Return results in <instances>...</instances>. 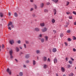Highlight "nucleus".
<instances>
[{
	"label": "nucleus",
	"mask_w": 76,
	"mask_h": 76,
	"mask_svg": "<svg viewBox=\"0 0 76 76\" xmlns=\"http://www.w3.org/2000/svg\"><path fill=\"white\" fill-rule=\"evenodd\" d=\"M10 26L12 28H13L15 27V26H14V25L13 24V23L11 22H10V23L8 25V26Z\"/></svg>",
	"instance_id": "obj_1"
},
{
	"label": "nucleus",
	"mask_w": 76,
	"mask_h": 76,
	"mask_svg": "<svg viewBox=\"0 0 76 76\" xmlns=\"http://www.w3.org/2000/svg\"><path fill=\"white\" fill-rule=\"evenodd\" d=\"M7 72L9 73V75H11V74H12V71H11V70H10L9 68L7 69Z\"/></svg>",
	"instance_id": "obj_2"
},
{
	"label": "nucleus",
	"mask_w": 76,
	"mask_h": 76,
	"mask_svg": "<svg viewBox=\"0 0 76 76\" xmlns=\"http://www.w3.org/2000/svg\"><path fill=\"white\" fill-rule=\"evenodd\" d=\"M34 30L36 32H39L40 31V29L38 27H36L34 28Z\"/></svg>",
	"instance_id": "obj_3"
},
{
	"label": "nucleus",
	"mask_w": 76,
	"mask_h": 76,
	"mask_svg": "<svg viewBox=\"0 0 76 76\" xmlns=\"http://www.w3.org/2000/svg\"><path fill=\"white\" fill-rule=\"evenodd\" d=\"M39 39H40L41 41V42L42 43H43L44 42V39L42 38L41 39L40 37H39Z\"/></svg>",
	"instance_id": "obj_4"
},
{
	"label": "nucleus",
	"mask_w": 76,
	"mask_h": 76,
	"mask_svg": "<svg viewBox=\"0 0 76 76\" xmlns=\"http://www.w3.org/2000/svg\"><path fill=\"white\" fill-rule=\"evenodd\" d=\"M44 3H40V7H41V8H43V7H44Z\"/></svg>",
	"instance_id": "obj_5"
},
{
	"label": "nucleus",
	"mask_w": 76,
	"mask_h": 76,
	"mask_svg": "<svg viewBox=\"0 0 76 76\" xmlns=\"http://www.w3.org/2000/svg\"><path fill=\"white\" fill-rule=\"evenodd\" d=\"M53 61L55 64H56V63H57V58H55L53 60Z\"/></svg>",
	"instance_id": "obj_6"
},
{
	"label": "nucleus",
	"mask_w": 76,
	"mask_h": 76,
	"mask_svg": "<svg viewBox=\"0 0 76 76\" xmlns=\"http://www.w3.org/2000/svg\"><path fill=\"white\" fill-rule=\"evenodd\" d=\"M42 59L44 61H45L47 60V57L45 56H44L42 57Z\"/></svg>",
	"instance_id": "obj_7"
},
{
	"label": "nucleus",
	"mask_w": 76,
	"mask_h": 76,
	"mask_svg": "<svg viewBox=\"0 0 76 76\" xmlns=\"http://www.w3.org/2000/svg\"><path fill=\"white\" fill-rule=\"evenodd\" d=\"M13 50H10V51H9V53H10V56L11 55H12V54H13Z\"/></svg>",
	"instance_id": "obj_8"
},
{
	"label": "nucleus",
	"mask_w": 76,
	"mask_h": 76,
	"mask_svg": "<svg viewBox=\"0 0 76 76\" xmlns=\"http://www.w3.org/2000/svg\"><path fill=\"white\" fill-rule=\"evenodd\" d=\"M10 44L12 45V44L14 43V41L13 40H10Z\"/></svg>",
	"instance_id": "obj_9"
},
{
	"label": "nucleus",
	"mask_w": 76,
	"mask_h": 76,
	"mask_svg": "<svg viewBox=\"0 0 76 76\" xmlns=\"http://www.w3.org/2000/svg\"><path fill=\"white\" fill-rule=\"evenodd\" d=\"M42 32H45L47 31V28H44L42 29Z\"/></svg>",
	"instance_id": "obj_10"
},
{
	"label": "nucleus",
	"mask_w": 76,
	"mask_h": 76,
	"mask_svg": "<svg viewBox=\"0 0 76 76\" xmlns=\"http://www.w3.org/2000/svg\"><path fill=\"white\" fill-rule=\"evenodd\" d=\"M57 51V49L56 48H53L52 49V51L53 53H55L56 52V51Z\"/></svg>",
	"instance_id": "obj_11"
},
{
	"label": "nucleus",
	"mask_w": 76,
	"mask_h": 76,
	"mask_svg": "<svg viewBox=\"0 0 76 76\" xmlns=\"http://www.w3.org/2000/svg\"><path fill=\"white\" fill-rule=\"evenodd\" d=\"M61 71L62 72H64L65 71V69H64V68L63 67H61Z\"/></svg>",
	"instance_id": "obj_12"
},
{
	"label": "nucleus",
	"mask_w": 76,
	"mask_h": 76,
	"mask_svg": "<svg viewBox=\"0 0 76 76\" xmlns=\"http://www.w3.org/2000/svg\"><path fill=\"white\" fill-rule=\"evenodd\" d=\"M37 63L36 62V61L34 60L33 61V64L34 66Z\"/></svg>",
	"instance_id": "obj_13"
},
{
	"label": "nucleus",
	"mask_w": 76,
	"mask_h": 76,
	"mask_svg": "<svg viewBox=\"0 0 76 76\" xmlns=\"http://www.w3.org/2000/svg\"><path fill=\"white\" fill-rule=\"evenodd\" d=\"M40 25L41 26L43 27V26H44L45 24L44 23H40Z\"/></svg>",
	"instance_id": "obj_14"
},
{
	"label": "nucleus",
	"mask_w": 76,
	"mask_h": 76,
	"mask_svg": "<svg viewBox=\"0 0 76 76\" xmlns=\"http://www.w3.org/2000/svg\"><path fill=\"white\" fill-rule=\"evenodd\" d=\"M26 58H29V55L27 54L26 55Z\"/></svg>",
	"instance_id": "obj_15"
},
{
	"label": "nucleus",
	"mask_w": 76,
	"mask_h": 76,
	"mask_svg": "<svg viewBox=\"0 0 76 76\" xmlns=\"http://www.w3.org/2000/svg\"><path fill=\"white\" fill-rule=\"evenodd\" d=\"M15 49L17 52H18V51H19V48L18 47H16V48Z\"/></svg>",
	"instance_id": "obj_16"
},
{
	"label": "nucleus",
	"mask_w": 76,
	"mask_h": 76,
	"mask_svg": "<svg viewBox=\"0 0 76 76\" xmlns=\"http://www.w3.org/2000/svg\"><path fill=\"white\" fill-rule=\"evenodd\" d=\"M73 75H74V74L72 72H71L70 74L68 75V76H73Z\"/></svg>",
	"instance_id": "obj_17"
},
{
	"label": "nucleus",
	"mask_w": 76,
	"mask_h": 76,
	"mask_svg": "<svg viewBox=\"0 0 76 76\" xmlns=\"http://www.w3.org/2000/svg\"><path fill=\"white\" fill-rule=\"evenodd\" d=\"M0 16L1 18H3V14L1 12H0Z\"/></svg>",
	"instance_id": "obj_18"
},
{
	"label": "nucleus",
	"mask_w": 76,
	"mask_h": 76,
	"mask_svg": "<svg viewBox=\"0 0 76 76\" xmlns=\"http://www.w3.org/2000/svg\"><path fill=\"white\" fill-rule=\"evenodd\" d=\"M55 22H56L55 19H53L52 20V22L53 23H55Z\"/></svg>",
	"instance_id": "obj_19"
},
{
	"label": "nucleus",
	"mask_w": 76,
	"mask_h": 76,
	"mask_svg": "<svg viewBox=\"0 0 76 76\" xmlns=\"http://www.w3.org/2000/svg\"><path fill=\"white\" fill-rule=\"evenodd\" d=\"M36 53L37 54H39V53H40V50H36Z\"/></svg>",
	"instance_id": "obj_20"
},
{
	"label": "nucleus",
	"mask_w": 76,
	"mask_h": 76,
	"mask_svg": "<svg viewBox=\"0 0 76 76\" xmlns=\"http://www.w3.org/2000/svg\"><path fill=\"white\" fill-rule=\"evenodd\" d=\"M54 15H55L56 14V13H57V11H56V10L54 9Z\"/></svg>",
	"instance_id": "obj_21"
},
{
	"label": "nucleus",
	"mask_w": 76,
	"mask_h": 76,
	"mask_svg": "<svg viewBox=\"0 0 76 76\" xmlns=\"http://www.w3.org/2000/svg\"><path fill=\"white\" fill-rule=\"evenodd\" d=\"M19 76H22L23 75V73H22V72H20L19 73Z\"/></svg>",
	"instance_id": "obj_22"
},
{
	"label": "nucleus",
	"mask_w": 76,
	"mask_h": 76,
	"mask_svg": "<svg viewBox=\"0 0 76 76\" xmlns=\"http://www.w3.org/2000/svg\"><path fill=\"white\" fill-rule=\"evenodd\" d=\"M53 1H54V2H55V3H57L58 2V0H52Z\"/></svg>",
	"instance_id": "obj_23"
},
{
	"label": "nucleus",
	"mask_w": 76,
	"mask_h": 76,
	"mask_svg": "<svg viewBox=\"0 0 76 76\" xmlns=\"http://www.w3.org/2000/svg\"><path fill=\"white\" fill-rule=\"evenodd\" d=\"M18 14H17V13L15 12L14 13V16H15V17H17L18 16Z\"/></svg>",
	"instance_id": "obj_24"
},
{
	"label": "nucleus",
	"mask_w": 76,
	"mask_h": 76,
	"mask_svg": "<svg viewBox=\"0 0 76 76\" xmlns=\"http://www.w3.org/2000/svg\"><path fill=\"white\" fill-rule=\"evenodd\" d=\"M47 67V65L45 64L43 66L44 69H46Z\"/></svg>",
	"instance_id": "obj_25"
},
{
	"label": "nucleus",
	"mask_w": 76,
	"mask_h": 76,
	"mask_svg": "<svg viewBox=\"0 0 76 76\" xmlns=\"http://www.w3.org/2000/svg\"><path fill=\"white\" fill-rule=\"evenodd\" d=\"M42 34H40L39 35V36L38 37V38L39 39V38L40 37V38H42Z\"/></svg>",
	"instance_id": "obj_26"
},
{
	"label": "nucleus",
	"mask_w": 76,
	"mask_h": 76,
	"mask_svg": "<svg viewBox=\"0 0 76 76\" xmlns=\"http://www.w3.org/2000/svg\"><path fill=\"white\" fill-rule=\"evenodd\" d=\"M25 42L26 44H29V42L28 40H26Z\"/></svg>",
	"instance_id": "obj_27"
},
{
	"label": "nucleus",
	"mask_w": 76,
	"mask_h": 76,
	"mask_svg": "<svg viewBox=\"0 0 76 76\" xmlns=\"http://www.w3.org/2000/svg\"><path fill=\"white\" fill-rule=\"evenodd\" d=\"M23 46L25 48H26V45L25 44H24L23 45Z\"/></svg>",
	"instance_id": "obj_28"
},
{
	"label": "nucleus",
	"mask_w": 76,
	"mask_h": 76,
	"mask_svg": "<svg viewBox=\"0 0 76 76\" xmlns=\"http://www.w3.org/2000/svg\"><path fill=\"white\" fill-rule=\"evenodd\" d=\"M17 42L18 44H20V43H21V41L20 40H19Z\"/></svg>",
	"instance_id": "obj_29"
},
{
	"label": "nucleus",
	"mask_w": 76,
	"mask_h": 76,
	"mask_svg": "<svg viewBox=\"0 0 76 76\" xmlns=\"http://www.w3.org/2000/svg\"><path fill=\"white\" fill-rule=\"evenodd\" d=\"M45 38L46 41H48V37L47 36H45Z\"/></svg>",
	"instance_id": "obj_30"
},
{
	"label": "nucleus",
	"mask_w": 76,
	"mask_h": 76,
	"mask_svg": "<svg viewBox=\"0 0 76 76\" xmlns=\"http://www.w3.org/2000/svg\"><path fill=\"white\" fill-rule=\"evenodd\" d=\"M44 11L45 13H47L48 12V10L47 9L45 10Z\"/></svg>",
	"instance_id": "obj_31"
},
{
	"label": "nucleus",
	"mask_w": 76,
	"mask_h": 76,
	"mask_svg": "<svg viewBox=\"0 0 76 76\" xmlns=\"http://www.w3.org/2000/svg\"><path fill=\"white\" fill-rule=\"evenodd\" d=\"M60 36L61 37H63L64 36V35H63V34L62 33L60 34Z\"/></svg>",
	"instance_id": "obj_32"
},
{
	"label": "nucleus",
	"mask_w": 76,
	"mask_h": 76,
	"mask_svg": "<svg viewBox=\"0 0 76 76\" xmlns=\"http://www.w3.org/2000/svg\"><path fill=\"white\" fill-rule=\"evenodd\" d=\"M71 66L70 65L68 64L67 65V66L68 68H70L71 67Z\"/></svg>",
	"instance_id": "obj_33"
},
{
	"label": "nucleus",
	"mask_w": 76,
	"mask_h": 76,
	"mask_svg": "<svg viewBox=\"0 0 76 76\" xmlns=\"http://www.w3.org/2000/svg\"><path fill=\"white\" fill-rule=\"evenodd\" d=\"M67 33H70V30H68L67 31Z\"/></svg>",
	"instance_id": "obj_34"
},
{
	"label": "nucleus",
	"mask_w": 76,
	"mask_h": 76,
	"mask_svg": "<svg viewBox=\"0 0 76 76\" xmlns=\"http://www.w3.org/2000/svg\"><path fill=\"white\" fill-rule=\"evenodd\" d=\"M69 19H72V16H69Z\"/></svg>",
	"instance_id": "obj_35"
},
{
	"label": "nucleus",
	"mask_w": 76,
	"mask_h": 76,
	"mask_svg": "<svg viewBox=\"0 0 76 76\" xmlns=\"http://www.w3.org/2000/svg\"><path fill=\"white\" fill-rule=\"evenodd\" d=\"M10 58H11V59H12V58H13V56H12V55H10Z\"/></svg>",
	"instance_id": "obj_36"
},
{
	"label": "nucleus",
	"mask_w": 76,
	"mask_h": 76,
	"mask_svg": "<svg viewBox=\"0 0 76 76\" xmlns=\"http://www.w3.org/2000/svg\"><path fill=\"white\" fill-rule=\"evenodd\" d=\"M53 31L54 33V34H56V33L57 32V31H56V30H54Z\"/></svg>",
	"instance_id": "obj_37"
},
{
	"label": "nucleus",
	"mask_w": 76,
	"mask_h": 76,
	"mask_svg": "<svg viewBox=\"0 0 76 76\" xmlns=\"http://www.w3.org/2000/svg\"><path fill=\"white\" fill-rule=\"evenodd\" d=\"M23 67H24V68H26V65H25V64H23Z\"/></svg>",
	"instance_id": "obj_38"
},
{
	"label": "nucleus",
	"mask_w": 76,
	"mask_h": 76,
	"mask_svg": "<svg viewBox=\"0 0 76 76\" xmlns=\"http://www.w3.org/2000/svg\"><path fill=\"white\" fill-rule=\"evenodd\" d=\"M73 39L74 40H75V39H76V37L75 36H73Z\"/></svg>",
	"instance_id": "obj_39"
},
{
	"label": "nucleus",
	"mask_w": 76,
	"mask_h": 76,
	"mask_svg": "<svg viewBox=\"0 0 76 76\" xmlns=\"http://www.w3.org/2000/svg\"><path fill=\"white\" fill-rule=\"evenodd\" d=\"M33 10H34V8H31L30 10L31 12H32V11H33Z\"/></svg>",
	"instance_id": "obj_40"
},
{
	"label": "nucleus",
	"mask_w": 76,
	"mask_h": 76,
	"mask_svg": "<svg viewBox=\"0 0 76 76\" xmlns=\"http://www.w3.org/2000/svg\"><path fill=\"white\" fill-rule=\"evenodd\" d=\"M10 30H12V28H11V27L10 26H8V28Z\"/></svg>",
	"instance_id": "obj_41"
},
{
	"label": "nucleus",
	"mask_w": 76,
	"mask_h": 76,
	"mask_svg": "<svg viewBox=\"0 0 76 76\" xmlns=\"http://www.w3.org/2000/svg\"><path fill=\"white\" fill-rule=\"evenodd\" d=\"M68 41H72V39H70V38H69L68 39Z\"/></svg>",
	"instance_id": "obj_42"
},
{
	"label": "nucleus",
	"mask_w": 76,
	"mask_h": 76,
	"mask_svg": "<svg viewBox=\"0 0 76 76\" xmlns=\"http://www.w3.org/2000/svg\"><path fill=\"white\" fill-rule=\"evenodd\" d=\"M69 63L70 64H72V61H69Z\"/></svg>",
	"instance_id": "obj_43"
},
{
	"label": "nucleus",
	"mask_w": 76,
	"mask_h": 76,
	"mask_svg": "<svg viewBox=\"0 0 76 76\" xmlns=\"http://www.w3.org/2000/svg\"><path fill=\"white\" fill-rule=\"evenodd\" d=\"M73 14H74V15H76V12L75 11H73Z\"/></svg>",
	"instance_id": "obj_44"
},
{
	"label": "nucleus",
	"mask_w": 76,
	"mask_h": 76,
	"mask_svg": "<svg viewBox=\"0 0 76 76\" xmlns=\"http://www.w3.org/2000/svg\"><path fill=\"white\" fill-rule=\"evenodd\" d=\"M69 2H67V3H66V6H68V5L69 4Z\"/></svg>",
	"instance_id": "obj_45"
},
{
	"label": "nucleus",
	"mask_w": 76,
	"mask_h": 76,
	"mask_svg": "<svg viewBox=\"0 0 76 76\" xmlns=\"http://www.w3.org/2000/svg\"><path fill=\"white\" fill-rule=\"evenodd\" d=\"M30 1L31 3H33V2H34V0H30Z\"/></svg>",
	"instance_id": "obj_46"
},
{
	"label": "nucleus",
	"mask_w": 76,
	"mask_h": 76,
	"mask_svg": "<svg viewBox=\"0 0 76 76\" xmlns=\"http://www.w3.org/2000/svg\"><path fill=\"white\" fill-rule=\"evenodd\" d=\"M4 45H2V48H4Z\"/></svg>",
	"instance_id": "obj_47"
},
{
	"label": "nucleus",
	"mask_w": 76,
	"mask_h": 76,
	"mask_svg": "<svg viewBox=\"0 0 76 76\" xmlns=\"http://www.w3.org/2000/svg\"><path fill=\"white\" fill-rule=\"evenodd\" d=\"M73 51H76V49H75V48H73Z\"/></svg>",
	"instance_id": "obj_48"
},
{
	"label": "nucleus",
	"mask_w": 76,
	"mask_h": 76,
	"mask_svg": "<svg viewBox=\"0 0 76 76\" xmlns=\"http://www.w3.org/2000/svg\"><path fill=\"white\" fill-rule=\"evenodd\" d=\"M26 62L27 63H29V61L28 60H27L26 61Z\"/></svg>",
	"instance_id": "obj_49"
},
{
	"label": "nucleus",
	"mask_w": 76,
	"mask_h": 76,
	"mask_svg": "<svg viewBox=\"0 0 76 76\" xmlns=\"http://www.w3.org/2000/svg\"><path fill=\"white\" fill-rule=\"evenodd\" d=\"M50 60H50V59L49 58H48V61H49V62H50Z\"/></svg>",
	"instance_id": "obj_50"
},
{
	"label": "nucleus",
	"mask_w": 76,
	"mask_h": 76,
	"mask_svg": "<svg viewBox=\"0 0 76 76\" xmlns=\"http://www.w3.org/2000/svg\"><path fill=\"white\" fill-rule=\"evenodd\" d=\"M64 44H65L66 46H67V43L65 42Z\"/></svg>",
	"instance_id": "obj_51"
},
{
	"label": "nucleus",
	"mask_w": 76,
	"mask_h": 76,
	"mask_svg": "<svg viewBox=\"0 0 76 76\" xmlns=\"http://www.w3.org/2000/svg\"><path fill=\"white\" fill-rule=\"evenodd\" d=\"M8 15L9 16H10V15H11V13H10V12L8 13Z\"/></svg>",
	"instance_id": "obj_52"
},
{
	"label": "nucleus",
	"mask_w": 76,
	"mask_h": 76,
	"mask_svg": "<svg viewBox=\"0 0 76 76\" xmlns=\"http://www.w3.org/2000/svg\"><path fill=\"white\" fill-rule=\"evenodd\" d=\"M66 13L67 15H69V14H70V12H66Z\"/></svg>",
	"instance_id": "obj_53"
},
{
	"label": "nucleus",
	"mask_w": 76,
	"mask_h": 76,
	"mask_svg": "<svg viewBox=\"0 0 76 76\" xmlns=\"http://www.w3.org/2000/svg\"><path fill=\"white\" fill-rule=\"evenodd\" d=\"M71 59L72 60V61H74V59H73L72 58H71Z\"/></svg>",
	"instance_id": "obj_54"
},
{
	"label": "nucleus",
	"mask_w": 76,
	"mask_h": 76,
	"mask_svg": "<svg viewBox=\"0 0 76 76\" xmlns=\"http://www.w3.org/2000/svg\"><path fill=\"white\" fill-rule=\"evenodd\" d=\"M19 48H20V49H21V50H22V47L21 46H20L19 47Z\"/></svg>",
	"instance_id": "obj_55"
},
{
	"label": "nucleus",
	"mask_w": 76,
	"mask_h": 76,
	"mask_svg": "<svg viewBox=\"0 0 76 76\" xmlns=\"http://www.w3.org/2000/svg\"><path fill=\"white\" fill-rule=\"evenodd\" d=\"M15 60L16 62H18V60L16 59H15Z\"/></svg>",
	"instance_id": "obj_56"
},
{
	"label": "nucleus",
	"mask_w": 76,
	"mask_h": 76,
	"mask_svg": "<svg viewBox=\"0 0 76 76\" xmlns=\"http://www.w3.org/2000/svg\"><path fill=\"white\" fill-rule=\"evenodd\" d=\"M33 17H35V15L33 14Z\"/></svg>",
	"instance_id": "obj_57"
},
{
	"label": "nucleus",
	"mask_w": 76,
	"mask_h": 76,
	"mask_svg": "<svg viewBox=\"0 0 76 76\" xmlns=\"http://www.w3.org/2000/svg\"><path fill=\"white\" fill-rule=\"evenodd\" d=\"M74 25H76V22L74 23Z\"/></svg>",
	"instance_id": "obj_58"
},
{
	"label": "nucleus",
	"mask_w": 76,
	"mask_h": 76,
	"mask_svg": "<svg viewBox=\"0 0 76 76\" xmlns=\"http://www.w3.org/2000/svg\"><path fill=\"white\" fill-rule=\"evenodd\" d=\"M66 61H67V60H68V58H66Z\"/></svg>",
	"instance_id": "obj_59"
},
{
	"label": "nucleus",
	"mask_w": 76,
	"mask_h": 76,
	"mask_svg": "<svg viewBox=\"0 0 76 76\" xmlns=\"http://www.w3.org/2000/svg\"><path fill=\"white\" fill-rule=\"evenodd\" d=\"M37 6H35V9H37Z\"/></svg>",
	"instance_id": "obj_60"
},
{
	"label": "nucleus",
	"mask_w": 76,
	"mask_h": 76,
	"mask_svg": "<svg viewBox=\"0 0 76 76\" xmlns=\"http://www.w3.org/2000/svg\"><path fill=\"white\" fill-rule=\"evenodd\" d=\"M56 76H58V74H56Z\"/></svg>",
	"instance_id": "obj_61"
},
{
	"label": "nucleus",
	"mask_w": 76,
	"mask_h": 76,
	"mask_svg": "<svg viewBox=\"0 0 76 76\" xmlns=\"http://www.w3.org/2000/svg\"><path fill=\"white\" fill-rule=\"evenodd\" d=\"M63 76H66V75H63Z\"/></svg>",
	"instance_id": "obj_62"
},
{
	"label": "nucleus",
	"mask_w": 76,
	"mask_h": 76,
	"mask_svg": "<svg viewBox=\"0 0 76 76\" xmlns=\"http://www.w3.org/2000/svg\"><path fill=\"white\" fill-rule=\"evenodd\" d=\"M1 51V49L0 48V51Z\"/></svg>",
	"instance_id": "obj_63"
},
{
	"label": "nucleus",
	"mask_w": 76,
	"mask_h": 76,
	"mask_svg": "<svg viewBox=\"0 0 76 76\" xmlns=\"http://www.w3.org/2000/svg\"><path fill=\"white\" fill-rule=\"evenodd\" d=\"M75 69H76V67H75Z\"/></svg>",
	"instance_id": "obj_64"
}]
</instances>
